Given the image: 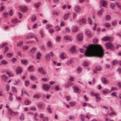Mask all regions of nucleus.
Returning a JSON list of instances; mask_svg holds the SVG:
<instances>
[{"label": "nucleus", "instance_id": "f257e3e1", "mask_svg": "<svg viewBox=\"0 0 121 121\" xmlns=\"http://www.w3.org/2000/svg\"><path fill=\"white\" fill-rule=\"evenodd\" d=\"M85 55L87 57H97L101 58L104 56V52L102 47L100 45H90L86 51Z\"/></svg>", "mask_w": 121, "mask_h": 121}, {"label": "nucleus", "instance_id": "f03ea898", "mask_svg": "<svg viewBox=\"0 0 121 121\" xmlns=\"http://www.w3.org/2000/svg\"><path fill=\"white\" fill-rule=\"evenodd\" d=\"M106 48L107 49H110L112 51L114 50V47L113 44L110 42L106 43L105 45Z\"/></svg>", "mask_w": 121, "mask_h": 121}, {"label": "nucleus", "instance_id": "7ed1b4c3", "mask_svg": "<svg viewBox=\"0 0 121 121\" xmlns=\"http://www.w3.org/2000/svg\"><path fill=\"white\" fill-rule=\"evenodd\" d=\"M38 71L43 76L45 75L47 73V72L44 71L42 67H40L39 68Z\"/></svg>", "mask_w": 121, "mask_h": 121}, {"label": "nucleus", "instance_id": "20e7f679", "mask_svg": "<svg viewBox=\"0 0 121 121\" xmlns=\"http://www.w3.org/2000/svg\"><path fill=\"white\" fill-rule=\"evenodd\" d=\"M113 39V38L112 37H109L108 36H105L102 39V40L104 41H112Z\"/></svg>", "mask_w": 121, "mask_h": 121}, {"label": "nucleus", "instance_id": "39448f33", "mask_svg": "<svg viewBox=\"0 0 121 121\" xmlns=\"http://www.w3.org/2000/svg\"><path fill=\"white\" fill-rule=\"evenodd\" d=\"M37 106L39 108L43 109L44 107V105L43 103L40 102L38 103Z\"/></svg>", "mask_w": 121, "mask_h": 121}, {"label": "nucleus", "instance_id": "423d86ee", "mask_svg": "<svg viewBox=\"0 0 121 121\" xmlns=\"http://www.w3.org/2000/svg\"><path fill=\"white\" fill-rule=\"evenodd\" d=\"M20 9L23 13H25L27 10V8L26 6H21L20 7Z\"/></svg>", "mask_w": 121, "mask_h": 121}, {"label": "nucleus", "instance_id": "0eeeda50", "mask_svg": "<svg viewBox=\"0 0 121 121\" xmlns=\"http://www.w3.org/2000/svg\"><path fill=\"white\" fill-rule=\"evenodd\" d=\"M8 111L9 112L12 116H14L18 114L17 112H14L10 108H9L8 109Z\"/></svg>", "mask_w": 121, "mask_h": 121}, {"label": "nucleus", "instance_id": "6e6552de", "mask_svg": "<svg viewBox=\"0 0 121 121\" xmlns=\"http://www.w3.org/2000/svg\"><path fill=\"white\" fill-rule=\"evenodd\" d=\"M77 39L78 41H82L83 39V36L82 33L79 34L77 36Z\"/></svg>", "mask_w": 121, "mask_h": 121}, {"label": "nucleus", "instance_id": "1a4fd4ad", "mask_svg": "<svg viewBox=\"0 0 121 121\" xmlns=\"http://www.w3.org/2000/svg\"><path fill=\"white\" fill-rule=\"evenodd\" d=\"M16 71L17 73L18 74L19 73H21L22 72V68L20 67H18L16 69Z\"/></svg>", "mask_w": 121, "mask_h": 121}, {"label": "nucleus", "instance_id": "9d476101", "mask_svg": "<svg viewBox=\"0 0 121 121\" xmlns=\"http://www.w3.org/2000/svg\"><path fill=\"white\" fill-rule=\"evenodd\" d=\"M50 87V86L48 85L47 84H43V88L44 90H47L49 89Z\"/></svg>", "mask_w": 121, "mask_h": 121}, {"label": "nucleus", "instance_id": "9b49d317", "mask_svg": "<svg viewBox=\"0 0 121 121\" xmlns=\"http://www.w3.org/2000/svg\"><path fill=\"white\" fill-rule=\"evenodd\" d=\"M74 10L76 12L78 13L80 11V8L78 5H76L74 9Z\"/></svg>", "mask_w": 121, "mask_h": 121}, {"label": "nucleus", "instance_id": "f8f14e48", "mask_svg": "<svg viewBox=\"0 0 121 121\" xmlns=\"http://www.w3.org/2000/svg\"><path fill=\"white\" fill-rule=\"evenodd\" d=\"M1 79L3 81L5 82L7 80V77L5 75L3 74L1 76Z\"/></svg>", "mask_w": 121, "mask_h": 121}, {"label": "nucleus", "instance_id": "ddd939ff", "mask_svg": "<svg viewBox=\"0 0 121 121\" xmlns=\"http://www.w3.org/2000/svg\"><path fill=\"white\" fill-rule=\"evenodd\" d=\"M64 39L66 40H69L70 41H72V40L71 37L69 35H65L64 37Z\"/></svg>", "mask_w": 121, "mask_h": 121}, {"label": "nucleus", "instance_id": "4468645a", "mask_svg": "<svg viewBox=\"0 0 121 121\" xmlns=\"http://www.w3.org/2000/svg\"><path fill=\"white\" fill-rule=\"evenodd\" d=\"M101 80L102 82L104 84H107L108 83V81L104 78H102L101 79Z\"/></svg>", "mask_w": 121, "mask_h": 121}, {"label": "nucleus", "instance_id": "2eb2a0df", "mask_svg": "<svg viewBox=\"0 0 121 121\" xmlns=\"http://www.w3.org/2000/svg\"><path fill=\"white\" fill-rule=\"evenodd\" d=\"M74 61L72 59H70L68 60L66 63V64L68 65H69L73 63Z\"/></svg>", "mask_w": 121, "mask_h": 121}, {"label": "nucleus", "instance_id": "dca6fc26", "mask_svg": "<svg viewBox=\"0 0 121 121\" xmlns=\"http://www.w3.org/2000/svg\"><path fill=\"white\" fill-rule=\"evenodd\" d=\"M75 47L74 46H72L70 50V52L72 53L75 52Z\"/></svg>", "mask_w": 121, "mask_h": 121}, {"label": "nucleus", "instance_id": "f3484780", "mask_svg": "<svg viewBox=\"0 0 121 121\" xmlns=\"http://www.w3.org/2000/svg\"><path fill=\"white\" fill-rule=\"evenodd\" d=\"M95 96L96 97V98L97 99V102H99L101 100V99L98 96H99V94H95Z\"/></svg>", "mask_w": 121, "mask_h": 121}, {"label": "nucleus", "instance_id": "a211bd4d", "mask_svg": "<svg viewBox=\"0 0 121 121\" xmlns=\"http://www.w3.org/2000/svg\"><path fill=\"white\" fill-rule=\"evenodd\" d=\"M34 66L33 65H31L29 67L28 69V70L30 71H33L35 70L33 68Z\"/></svg>", "mask_w": 121, "mask_h": 121}, {"label": "nucleus", "instance_id": "6ab92c4d", "mask_svg": "<svg viewBox=\"0 0 121 121\" xmlns=\"http://www.w3.org/2000/svg\"><path fill=\"white\" fill-rule=\"evenodd\" d=\"M78 27L75 26L73 27L72 29V31L73 32H76L78 31Z\"/></svg>", "mask_w": 121, "mask_h": 121}, {"label": "nucleus", "instance_id": "aec40b11", "mask_svg": "<svg viewBox=\"0 0 121 121\" xmlns=\"http://www.w3.org/2000/svg\"><path fill=\"white\" fill-rule=\"evenodd\" d=\"M31 102L30 100L26 99L24 101V103L26 105H28L31 103Z\"/></svg>", "mask_w": 121, "mask_h": 121}, {"label": "nucleus", "instance_id": "412c9836", "mask_svg": "<svg viewBox=\"0 0 121 121\" xmlns=\"http://www.w3.org/2000/svg\"><path fill=\"white\" fill-rule=\"evenodd\" d=\"M73 88L74 90V92L75 93L78 92L79 91V89L78 87L76 86H74L73 87Z\"/></svg>", "mask_w": 121, "mask_h": 121}, {"label": "nucleus", "instance_id": "4be33fe9", "mask_svg": "<svg viewBox=\"0 0 121 121\" xmlns=\"http://www.w3.org/2000/svg\"><path fill=\"white\" fill-rule=\"evenodd\" d=\"M69 15V13L65 14L63 17L64 20H67L68 19Z\"/></svg>", "mask_w": 121, "mask_h": 121}, {"label": "nucleus", "instance_id": "5701e85b", "mask_svg": "<svg viewBox=\"0 0 121 121\" xmlns=\"http://www.w3.org/2000/svg\"><path fill=\"white\" fill-rule=\"evenodd\" d=\"M86 34L88 37L90 38L91 37V35L89 31L88 30H86Z\"/></svg>", "mask_w": 121, "mask_h": 121}, {"label": "nucleus", "instance_id": "b1692460", "mask_svg": "<svg viewBox=\"0 0 121 121\" xmlns=\"http://www.w3.org/2000/svg\"><path fill=\"white\" fill-rule=\"evenodd\" d=\"M65 53L64 52L62 53L60 55V57L61 59H64L65 58Z\"/></svg>", "mask_w": 121, "mask_h": 121}, {"label": "nucleus", "instance_id": "393cba45", "mask_svg": "<svg viewBox=\"0 0 121 121\" xmlns=\"http://www.w3.org/2000/svg\"><path fill=\"white\" fill-rule=\"evenodd\" d=\"M37 50L36 48L34 47L32 48L30 51L31 53L32 54L34 53Z\"/></svg>", "mask_w": 121, "mask_h": 121}, {"label": "nucleus", "instance_id": "a878e982", "mask_svg": "<svg viewBox=\"0 0 121 121\" xmlns=\"http://www.w3.org/2000/svg\"><path fill=\"white\" fill-rule=\"evenodd\" d=\"M79 22L80 23H83L85 24V23L86 22V20L85 19L83 18L80 20Z\"/></svg>", "mask_w": 121, "mask_h": 121}, {"label": "nucleus", "instance_id": "bb28decb", "mask_svg": "<svg viewBox=\"0 0 121 121\" xmlns=\"http://www.w3.org/2000/svg\"><path fill=\"white\" fill-rule=\"evenodd\" d=\"M100 3L102 4V6L103 7H105L106 4V2L105 1L101 0L100 1Z\"/></svg>", "mask_w": 121, "mask_h": 121}, {"label": "nucleus", "instance_id": "cd10ccee", "mask_svg": "<svg viewBox=\"0 0 121 121\" xmlns=\"http://www.w3.org/2000/svg\"><path fill=\"white\" fill-rule=\"evenodd\" d=\"M45 57L46 60L48 61H49L50 59V55L49 54H46L45 55Z\"/></svg>", "mask_w": 121, "mask_h": 121}, {"label": "nucleus", "instance_id": "c85d7f7f", "mask_svg": "<svg viewBox=\"0 0 121 121\" xmlns=\"http://www.w3.org/2000/svg\"><path fill=\"white\" fill-rule=\"evenodd\" d=\"M41 5V3L40 2H38L35 3L34 5L35 7L36 8H38Z\"/></svg>", "mask_w": 121, "mask_h": 121}, {"label": "nucleus", "instance_id": "c756f323", "mask_svg": "<svg viewBox=\"0 0 121 121\" xmlns=\"http://www.w3.org/2000/svg\"><path fill=\"white\" fill-rule=\"evenodd\" d=\"M83 65L84 66H88L89 65V64L88 62L85 61L83 62Z\"/></svg>", "mask_w": 121, "mask_h": 121}, {"label": "nucleus", "instance_id": "7c9ffc66", "mask_svg": "<svg viewBox=\"0 0 121 121\" xmlns=\"http://www.w3.org/2000/svg\"><path fill=\"white\" fill-rule=\"evenodd\" d=\"M21 61L22 63L24 65H27L28 64V62L27 61L21 60Z\"/></svg>", "mask_w": 121, "mask_h": 121}, {"label": "nucleus", "instance_id": "2f4dec72", "mask_svg": "<svg viewBox=\"0 0 121 121\" xmlns=\"http://www.w3.org/2000/svg\"><path fill=\"white\" fill-rule=\"evenodd\" d=\"M34 36V35L33 34H31L27 36L26 37V38L28 39H30Z\"/></svg>", "mask_w": 121, "mask_h": 121}, {"label": "nucleus", "instance_id": "473e14b6", "mask_svg": "<svg viewBox=\"0 0 121 121\" xmlns=\"http://www.w3.org/2000/svg\"><path fill=\"white\" fill-rule=\"evenodd\" d=\"M69 104L71 106H73L76 105V103L75 102H69Z\"/></svg>", "mask_w": 121, "mask_h": 121}, {"label": "nucleus", "instance_id": "72a5a7b5", "mask_svg": "<svg viewBox=\"0 0 121 121\" xmlns=\"http://www.w3.org/2000/svg\"><path fill=\"white\" fill-rule=\"evenodd\" d=\"M36 17L34 15L31 18V20L33 22L35 21L36 20Z\"/></svg>", "mask_w": 121, "mask_h": 121}, {"label": "nucleus", "instance_id": "f704fd0d", "mask_svg": "<svg viewBox=\"0 0 121 121\" xmlns=\"http://www.w3.org/2000/svg\"><path fill=\"white\" fill-rule=\"evenodd\" d=\"M108 90L107 89H105L103 90L102 92L104 94H106L108 93Z\"/></svg>", "mask_w": 121, "mask_h": 121}, {"label": "nucleus", "instance_id": "c9c22d12", "mask_svg": "<svg viewBox=\"0 0 121 121\" xmlns=\"http://www.w3.org/2000/svg\"><path fill=\"white\" fill-rule=\"evenodd\" d=\"M103 11V9H101V10H100L99 11H98L97 14L99 15H101L102 14Z\"/></svg>", "mask_w": 121, "mask_h": 121}, {"label": "nucleus", "instance_id": "e433bc0d", "mask_svg": "<svg viewBox=\"0 0 121 121\" xmlns=\"http://www.w3.org/2000/svg\"><path fill=\"white\" fill-rule=\"evenodd\" d=\"M3 16L5 17H7L8 16V14L7 12H5L3 13Z\"/></svg>", "mask_w": 121, "mask_h": 121}, {"label": "nucleus", "instance_id": "4c0bfd02", "mask_svg": "<svg viewBox=\"0 0 121 121\" xmlns=\"http://www.w3.org/2000/svg\"><path fill=\"white\" fill-rule=\"evenodd\" d=\"M40 97V95L39 94H37L34 95L33 98H34L39 99Z\"/></svg>", "mask_w": 121, "mask_h": 121}, {"label": "nucleus", "instance_id": "58836bf2", "mask_svg": "<svg viewBox=\"0 0 121 121\" xmlns=\"http://www.w3.org/2000/svg\"><path fill=\"white\" fill-rule=\"evenodd\" d=\"M69 118L70 120L74 121L75 120V118L73 116H70L69 117Z\"/></svg>", "mask_w": 121, "mask_h": 121}, {"label": "nucleus", "instance_id": "ea45409f", "mask_svg": "<svg viewBox=\"0 0 121 121\" xmlns=\"http://www.w3.org/2000/svg\"><path fill=\"white\" fill-rule=\"evenodd\" d=\"M41 56V54L40 52H39L37 53V58L38 59H40V57Z\"/></svg>", "mask_w": 121, "mask_h": 121}, {"label": "nucleus", "instance_id": "a19ab883", "mask_svg": "<svg viewBox=\"0 0 121 121\" xmlns=\"http://www.w3.org/2000/svg\"><path fill=\"white\" fill-rule=\"evenodd\" d=\"M96 70L97 71H101L102 68L101 66H97L96 67Z\"/></svg>", "mask_w": 121, "mask_h": 121}, {"label": "nucleus", "instance_id": "79ce46f5", "mask_svg": "<svg viewBox=\"0 0 121 121\" xmlns=\"http://www.w3.org/2000/svg\"><path fill=\"white\" fill-rule=\"evenodd\" d=\"M8 44V43L7 42H5V43H3L1 45V48H3L5 46H6V45Z\"/></svg>", "mask_w": 121, "mask_h": 121}, {"label": "nucleus", "instance_id": "37998d69", "mask_svg": "<svg viewBox=\"0 0 121 121\" xmlns=\"http://www.w3.org/2000/svg\"><path fill=\"white\" fill-rule=\"evenodd\" d=\"M13 54L12 53H7V56L9 57L10 58L13 56Z\"/></svg>", "mask_w": 121, "mask_h": 121}, {"label": "nucleus", "instance_id": "c03bdc74", "mask_svg": "<svg viewBox=\"0 0 121 121\" xmlns=\"http://www.w3.org/2000/svg\"><path fill=\"white\" fill-rule=\"evenodd\" d=\"M47 44L48 47L50 48L52 47V44L51 42L50 41H48Z\"/></svg>", "mask_w": 121, "mask_h": 121}, {"label": "nucleus", "instance_id": "a18cd8bd", "mask_svg": "<svg viewBox=\"0 0 121 121\" xmlns=\"http://www.w3.org/2000/svg\"><path fill=\"white\" fill-rule=\"evenodd\" d=\"M106 19L107 21H109L111 19V17L110 15H108L106 17Z\"/></svg>", "mask_w": 121, "mask_h": 121}, {"label": "nucleus", "instance_id": "49530a36", "mask_svg": "<svg viewBox=\"0 0 121 121\" xmlns=\"http://www.w3.org/2000/svg\"><path fill=\"white\" fill-rule=\"evenodd\" d=\"M24 119V115L23 114H22L20 117V119L21 120H23Z\"/></svg>", "mask_w": 121, "mask_h": 121}, {"label": "nucleus", "instance_id": "de8ad7c7", "mask_svg": "<svg viewBox=\"0 0 121 121\" xmlns=\"http://www.w3.org/2000/svg\"><path fill=\"white\" fill-rule=\"evenodd\" d=\"M29 48V47L27 45H25L22 47L23 49L24 50H27Z\"/></svg>", "mask_w": 121, "mask_h": 121}, {"label": "nucleus", "instance_id": "09e8293b", "mask_svg": "<svg viewBox=\"0 0 121 121\" xmlns=\"http://www.w3.org/2000/svg\"><path fill=\"white\" fill-rule=\"evenodd\" d=\"M17 19L13 20L12 21V22L13 24L16 23L17 22Z\"/></svg>", "mask_w": 121, "mask_h": 121}, {"label": "nucleus", "instance_id": "8fccbe9b", "mask_svg": "<svg viewBox=\"0 0 121 121\" xmlns=\"http://www.w3.org/2000/svg\"><path fill=\"white\" fill-rule=\"evenodd\" d=\"M105 25L107 28H109L111 26L110 24L108 23H107L105 24Z\"/></svg>", "mask_w": 121, "mask_h": 121}, {"label": "nucleus", "instance_id": "3c124183", "mask_svg": "<svg viewBox=\"0 0 121 121\" xmlns=\"http://www.w3.org/2000/svg\"><path fill=\"white\" fill-rule=\"evenodd\" d=\"M88 21L90 24L91 25L92 24V21L91 20V18H90L89 17L88 18Z\"/></svg>", "mask_w": 121, "mask_h": 121}, {"label": "nucleus", "instance_id": "603ef678", "mask_svg": "<svg viewBox=\"0 0 121 121\" xmlns=\"http://www.w3.org/2000/svg\"><path fill=\"white\" fill-rule=\"evenodd\" d=\"M1 63L4 65H6L8 64V62L4 60H3L1 61Z\"/></svg>", "mask_w": 121, "mask_h": 121}, {"label": "nucleus", "instance_id": "864d4df0", "mask_svg": "<svg viewBox=\"0 0 121 121\" xmlns=\"http://www.w3.org/2000/svg\"><path fill=\"white\" fill-rule=\"evenodd\" d=\"M49 107L47 108V109L49 113H51L52 112V110L51 108L50 107V106L49 105H48Z\"/></svg>", "mask_w": 121, "mask_h": 121}, {"label": "nucleus", "instance_id": "5fc2aeb1", "mask_svg": "<svg viewBox=\"0 0 121 121\" xmlns=\"http://www.w3.org/2000/svg\"><path fill=\"white\" fill-rule=\"evenodd\" d=\"M37 113H35L34 114V119L35 120L37 121L38 119H37Z\"/></svg>", "mask_w": 121, "mask_h": 121}, {"label": "nucleus", "instance_id": "6e6d98bb", "mask_svg": "<svg viewBox=\"0 0 121 121\" xmlns=\"http://www.w3.org/2000/svg\"><path fill=\"white\" fill-rule=\"evenodd\" d=\"M30 78L33 80H36V77L32 75H31L30 76Z\"/></svg>", "mask_w": 121, "mask_h": 121}, {"label": "nucleus", "instance_id": "4d7b16f0", "mask_svg": "<svg viewBox=\"0 0 121 121\" xmlns=\"http://www.w3.org/2000/svg\"><path fill=\"white\" fill-rule=\"evenodd\" d=\"M71 83L70 82H68L67 84L65 86V87L66 88H68L71 85Z\"/></svg>", "mask_w": 121, "mask_h": 121}, {"label": "nucleus", "instance_id": "13d9d810", "mask_svg": "<svg viewBox=\"0 0 121 121\" xmlns=\"http://www.w3.org/2000/svg\"><path fill=\"white\" fill-rule=\"evenodd\" d=\"M93 41L94 43H96L98 42V40L97 38H95L94 39Z\"/></svg>", "mask_w": 121, "mask_h": 121}, {"label": "nucleus", "instance_id": "bf43d9fd", "mask_svg": "<svg viewBox=\"0 0 121 121\" xmlns=\"http://www.w3.org/2000/svg\"><path fill=\"white\" fill-rule=\"evenodd\" d=\"M23 42L22 41H20L18 43L17 46H21L23 44Z\"/></svg>", "mask_w": 121, "mask_h": 121}, {"label": "nucleus", "instance_id": "052dcab7", "mask_svg": "<svg viewBox=\"0 0 121 121\" xmlns=\"http://www.w3.org/2000/svg\"><path fill=\"white\" fill-rule=\"evenodd\" d=\"M56 40L58 42L59 41H60L61 39V38L60 36H57L56 37Z\"/></svg>", "mask_w": 121, "mask_h": 121}, {"label": "nucleus", "instance_id": "680f3d73", "mask_svg": "<svg viewBox=\"0 0 121 121\" xmlns=\"http://www.w3.org/2000/svg\"><path fill=\"white\" fill-rule=\"evenodd\" d=\"M53 15H56L58 16L59 14V13L58 12L55 11L53 12Z\"/></svg>", "mask_w": 121, "mask_h": 121}, {"label": "nucleus", "instance_id": "e2e57ef3", "mask_svg": "<svg viewBox=\"0 0 121 121\" xmlns=\"http://www.w3.org/2000/svg\"><path fill=\"white\" fill-rule=\"evenodd\" d=\"M52 26V25H50L48 24H47L46 25V29H48L51 27Z\"/></svg>", "mask_w": 121, "mask_h": 121}, {"label": "nucleus", "instance_id": "0e129e2a", "mask_svg": "<svg viewBox=\"0 0 121 121\" xmlns=\"http://www.w3.org/2000/svg\"><path fill=\"white\" fill-rule=\"evenodd\" d=\"M48 117H45L43 118V121H48Z\"/></svg>", "mask_w": 121, "mask_h": 121}, {"label": "nucleus", "instance_id": "69168bd1", "mask_svg": "<svg viewBox=\"0 0 121 121\" xmlns=\"http://www.w3.org/2000/svg\"><path fill=\"white\" fill-rule=\"evenodd\" d=\"M12 91L13 92H16L17 91V90L16 87H13L12 88Z\"/></svg>", "mask_w": 121, "mask_h": 121}, {"label": "nucleus", "instance_id": "338daca9", "mask_svg": "<svg viewBox=\"0 0 121 121\" xmlns=\"http://www.w3.org/2000/svg\"><path fill=\"white\" fill-rule=\"evenodd\" d=\"M110 6V7L112 8L113 9H114L115 7V5L114 3H111Z\"/></svg>", "mask_w": 121, "mask_h": 121}, {"label": "nucleus", "instance_id": "774afa93", "mask_svg": "<svg viewBox=\"0 0 121 121\" xmlns=\"http://www.w3.org/2000/svg\"><path fill=\"white\" fill-rule=\"evenodd\" d=\"M112 24L113 26H115L117 25V22L116 21H114L112 22Z\"/></svg>", "mask_w": 121, "mask_h": 121}]
</instances>
